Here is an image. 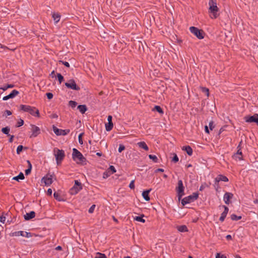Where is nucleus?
Listing matches in <instances>:
<instances>
[{"label":"nucleus","instance_id":"nucleus-17","mask_svg":"<svg viewBox=\"0 0 258 258\" xmlns=\"http://www.w3.org/2000/svg\"><path fill=\"white\" fill-rule=\"evenodd\" d=\"M223 207L224 208V210L221 214V216L219 218V220L221 222H223L224 221V220L228 213V211H229V209L227 207L224 205V206H223Z\"/></svg>","mask_w":258,"mask_h":258},{"label":"nucleus","instance_id":"nucleus-26","mask_svg":"<svg viewBox=\"0 0 258 258\" xmlns=\"http://www.w3.org/2000/svg\"><path fill=\"white\" fill-rule=\"evenodd\" d=\"M52 17L55 24L59 21L60 15L58 13H53Z\"/></svg>","mask_w":258,"mask_h":258},{"label":"nucleus","instance_id":"nucleus-23","mask_svg":"<svg viewBox=\"0 0 258 258\" xmlns=\"http://www.w3.org/2000/svg\"><path fill=\"white\" fill-rule=\"evenodd\" d=\"M177 230L180 232H187L188 229L186 225H183L180 226H177L176 227Z\"/></svg>","mask_w":258,"mask_h":258},{"label":"nucleus","instance_id":"nucleus-51","mask_svg":"<svg viewBox=\"0 0 258 258\" xmlns=\"http://www.w3.org/2000/svg\"><path fill=\"white\" fill-rule=\"evenodd\" d=\"M129 187L131 189H134L135 188V184H134V180H132L131 183H130Z\"/></svg>","mask_w":258,"mask_h":258},{"label":"nucleus","instance_id":"nucleus-24","mask_svg":"<svg viewBox=\"0 0 258 258\" xmlns=\"http://www.w3.org/2000/svg\"><path fill=\"white\" fill-rule=\"evenodd\" d=\"M233 156L236 158H237L239 160L243 159L241 148H239V149H238L237 153L235 154Z\"/></svg>","mask_w":258,"mask_h":258},{"label":"nucleus","instance_id":"nucleus-30","mask_svg":"<svg viewBox=\"0 0 258 258\" xmlns=\"http://www.w3.org/2000/svg\"><path fill=\"white\" fill-rule=\"evenodd\" d=\"M54 198L58 201H63L64 200L62 199L59 194L56 192H54L53 194Z\"/></svg>","mask_w":258,"mask_h":258},{"label":"nucleus","instance_id":"nucleus-18","mask_svg":"<svg viewBox=\"0 0 258 258\" xmlns=\"http://www.w3.org/2000/svg\"><path fill=\"white\" fill-rule=\"evenodd\" d=\"M151 190L152 189L150 188L149 189L145 190L143 191L142 196L146 201H150V198L149 195Z\"/></svg>","mask_w":258,"mask_h":258},{"label":"nucleus","instance_id":"nucleus-9","mask_svg":"<svg viewBox=\"0 0 258 258\" xmlns=\"http://www.w3.org/2000/svg\"><path fill=\"white\" fill-rule=\"evenodd\" d=\"M65 86L69 89H71L76 91L80 90V87L78 86L74 79H70L68 82L65 83Z\"/></svg>","mask_w":258,"mask_h":258},{"label":"nucleus","instance_id":"nucleus-45","mask_svg":"<svg viewBox=\"0 0 258 258\" xmlns=\"http://www.w3.org/2000/svg\"><path fill=\"white\" fill-rule=\"evenodd\" d=\"M125 149V147L122 144H120L118 148V152L119 153H121L122 151H123Z\"/></svg>","mask_w":258,"mask_h":258},{"label":"nucleus","instance_id":"nucleus-32","mask_svg":"<svg viewBox=\"0 0 258 258\" xmlns=\"http://www.w3.org/2000/svg\"><path fill=\"white\" fill-rule=\"evenodd\" d=\"M242 218V217L241 216H237L234 214H233L231 215V219L233 221H238L239 220H240Z\"/></svg>","mask_w":258,"mask_h":258},{"label":"nucleus","instance_id":"nucleus-39","mask_svg":"<svg viewBox=\"0 0 258 258\" xmlns=\"http://www.w3.org/2000/svg\"><path fill=\"white\" fill-rule=\"evenodd\" d=\"M95 258H107L105 254L98 252Z\"/></svg>","mask_w":258,"mask_h":258},{"label":"nucleus","instance_id":"nucleus-47","mask_svg":"<svg viewBox=\"0 0 258 258\" xmlns=\"http://www.w3.org/2000/svg\"><path fill=\"white\" fill-rule=\"evenodd\" d=\"M216 258H226V256L224 254H221L220 253H217L216 255Z\"/></svg>","mask_w":258,"mask_h":258},{"label":"nucleus","instance_id":"nucleus-13","mask_svg":"<svg viewBox=\"0 0 258 258\" xmlns=\"http://www.w3.org/2000/svg\"><path fill=\"white\" fill-rule=\"evenodd\" d=\"M41 181H44L46 185H50L53 182L52 175L49 174H47L46 176L42 178Z\"/></svg>","mask_w":258,"mask_h":258},{"label":"nucleus","instance_id":"nucleus-5","mask_svg":"<svg viewBox=\"0 0 258 258\" xmlns=\"http://www.w3.org/2000/svg\"><path fill=\"white\" fill-rule=\"evenodd\" d=\"M198 197L199 194L198 192H194L191 195L184 198L181 200V203L182 206H185L186 204L196 200L198 198Z\"/></svg>","mask_w":258,"mask_h":258},{"label":"nucleus","instance_id":"nucleus-19","mask_svg":"<svg viewBox=\"0 0 258 258\" xmlns=\"http://www.w3.org/2000/svg\"><path fill=\"white\" fill-rule=\"evenodd\" d=\"M221 181H223L224 182H228V178L225 175H223L222 174H219L216 178V181L217 182H219Z\"/></svg>","mask_w":258,"mask_h":258},{"label":"nucleus","instance_id":"nucleus-1","mask_svg":"<svg viewBox=\"0 0 258 258\" xmlns=\"http://www.w3.org/2000/svg\"><path fill=\"white\" fill-rule=\"evenodd\" d=\"M20 109L24 112H29L33 116H36L37 117H40L39 111L35 107L21 104L20 106Z\"/></svg>","mask_w":258,"mask_h":258},{"label":"nucleus","instance_id":"nucleus-53","mask_svg":"<svg viewBox=\"0 0 258 258\" xmlns=\"http://www.w3.org/2000/svg\"><path fill=\"white\" fill-rule=\"evenodd\" d=\"M5 220H6V217H4V216H1L0 217V221L3 223H4L5 222Z\"/></svg>","mask_w":258,"mask_h":258},{"label":"nucleus","instance_id":"nucleus-36","mask_svg":"<svg viewBox=\"0 0 258 258\" xmlns=\"http://www.w3.org/2000/svg\"><path fill=\"white\" fill-rule=\"evenodd\" d=\"M201 90L202 91V92L206 94L208 97L209 96V90L208 88L204 87H201Z\"/></svg>","mask_w":258,"mask_h":258},{"label":"nucleus","instance_id":"nucleus-42","mask_svg":"<svg viewBox=\"0 0 258 258\" xmlns=\"http://www.w3.org/2000/svg\"><path fill=\"white\" fill-rule=\"evenodd\" d=\"M83 135H84L83 133H81L79 135V137H78L79 143L81 145H82L83 144V139H82V136H83Z\"/></svg>","mask_w":258,"mask_h":258},{"label":"nucleus","instance_id":"nucleus-2","mask_svg":"<svg viewBox=\"0 0 258 258\" xmlns=\"http://www.w3.org/2000/svg\"><path fill=\"white\" fill-rule=\"evenodd\" d=\"M72 158L77 164L83 163L86 161L82 154L76 148L73 149Z\"/></svg>","mask_w":258,"mask_h":258},{"label":"nucleus","instance_id":"nucleus-54","mask_svg":"<svg viewBox=\"0 0 258 258\" xmlns=\"http://www.w3.org/2000/svg\"><path fill=\"white\" fill-rule=\"evenodd\" d=\"M52 189L51 188H49V189H48V190L47 191V195L48 196H50L52 195Z\"/></svg>","mask_w":258,"mask_h":258},{"label":"nucleus","instance_id":"nucleus-35","mask_svg":"<svg viewBox=\"0 0 258 258\" xmlns=\"http://www.w3.org/2000/svg\"><path fill=\"white\" fill-rule=\"evenodd\" d=\"M149 158L150 159L152 160V161L154 163L158 162V158L157 157V156L156 155H149Z\"/></svg>","mask_w":258,"mask_h":258},{"label":"nucleus","instance_id":"nucleus-40","mask_svg":"<svg viewBox=\"0 0 258 258\" xmlns=\"http://www.w3.org/2000/svg\"><path fill=\"white\" fill-rule=\"evenodd\" d=\"M24 149V147L22 145H19L17 148V153L20 154Z\"/></svg>","mask_w":258,"mask_h":258},{"label":"nucleus","instance_id":"nucleus-37","mask_svg":"<svg viewBox=\"0 0 258 258\" xmlns=\"http://www.w3.org/2000/svg\"><path fill=\"white\" fill-rule=\"evenodd\" d=\"M57 77L59 84H61V82L64 80L63 77L60 73H57Z\"/></svg>","mask_w":258,"mask_h":258},{"label":"nucleus","instance_id":"nucleus-59","mask_svg":"<svg viewBox=\"0 0 258 258\" xmlns=\"http://www.w3.org/2000/svg\"><path fill=\"white\" fill-rule=\"evenodd\" d=\"M27 162L28 163V168H30L31 169H32V165H31L30 161L29 160H27Z\"/></svg>","mask_w":258,"mask_h":258},{"label":"nucleus","instance_id":"nucleus-31","mask_svg":"<svg viewBox=\"0 0 258 258\" xmlns=\"http://www.w3.org/2000/svg\"><path fill=\"white\" fill-rule=\"evenodd\" d=\"M108 172H109V175L112 174L116 172V169L113 165H110L108 169Z\"/></svg>","mask_w":258,"mask_h":258},{"label":"nucleus","instance_id":"nucleus-64","mask_svg":"<svg viewBox=\"0 0 258 258\" xmlns=\"http://www.w3.org/2000/svg\"><path fill=\"white\" fill-rule=\"evenodd\" d=\"M226 238L227 240H231L232 239V236L230 235H227L226 236Z\"/></svg>","mask_w":258,"mask_h":258},{"label":"nucleus","instance_id":"nucleus-34","mask_svg":"<svg viewBox=\"0 0 258 258\" xmlns=\"http://www.w3.org/2000/svg\"><path fill=\"white\" fill-rule=\"evenodd\" d=\"M10 128L8 126H6V127L2 128V132L4 134H6L8 136H10V135L9 134V133L10 132Z\"/></svg>","mask_w":258,"mask_h":258},{"label":"nucleus","instance_id":"nucleus-58","mask_svg":"<svg viewBox=\"0 0 258 258\" xmlns=\"http://www.w3.org/2000/svg\"><path fill=\"white\" fill-rule=\"evenodd\" d=\"M8 89V88H7V85L0 88V89L3 90L4 91L7 90Z\"/></svg>","mask_w":258,"mask_h":258},{"label":"nucleus","instance_id":"nucleus-48","mask_svg":"<svg viewBox=\"0 0 258 258\" xmlns=\"http://www.w3.org/2000/svg\"><path fill=\"white\" fill-rule=\"evenodd\" d=\"M46 96H47V98L49 100L53 98V94H52V93H49H49H47L46 94Z\"/></svg>","mask_w":258,"mask_h":258},{"label":"nucleus","instance_id":"nucleus-15","mask_svg":"<svg viewBox=\"0 0 258 258\" xmlns=\"http://www.w3.org/2000/svg\"><path fill=\"white\" fill-rule=\"evenodd\" d=\"M19 94V92L16 90H13L12 92L8 95H7L3 97V100L6 101L9 99L13 98Z\"/></svg>","mask_w":258,"mask_h":258},{"label":"nucleus","instance_id":"nucleus-50","mask_svg":"<svg viewBox=\"0 0 258 258\" xmlns=\"http://www.w3.org/2000/svg\"><path fill=\"white\" fill-rule=\"evenodd\" d=\"M209 126L211 130H212L214 128V122L213 121L209 122Z\"/></svg>","mask_w":258,"mask_h":258},{"label":"nucleus","instance_id":"nucleus-29","mask_svg":"<svg viewBox=\"0 0 258 258\" xmlns=\"http://www.w3.org/2000/svg\"><path fill=\"white\" fill-rule=\"evenodd\" d=\"M113 127V123L112 122H108L105 124V129L107 132L110 131Z\"/></svg>","mask_w":258,"mask_h":258},{"label":"nucleus","instance_id":"nucleus-52","mask_svg":"<svg viewBox=\"0 0 258 258\" xmlns=\"http://www.w3.org/2000/svg\"><path fill=\"white\" fill-rule=\"evenodd\" d=\"M31 170L32 169H31L30 168H28L27 169L25 170V174L26 175H29L31 173Z\"/></svg>","mask_w":258,"mask_h":258},{"label":"nucleus","instance_id":"nucleus-12","mask_svg":"<svg viewBox=\"0 0 258 258\" xmlns=\"http://www.w3.org/2000/svg\"><path fill=\"white\" fill-rule=\"evenodd\" d=\"M32 134L30 135V138L36 137L40 134V130L39 127L34 124H31Z\"/></svg>","mask_w":258,"mask_h":258},{"label":"nucleus","instance_id":"nucleus-25","mask_svg":"<svg viewBox=\"0 0 258 258\" xmlns=\"http://www.w3.org/2000/svg\"><path fill=\"white\" fill-rule=\"evenodd\" d=\"M77 108L82 114L85 113L87 110V107L86 105H79Z\"/></svg>","mask_w":258,"mask_h":258},{"label":"nucleus","instance_id":"nucleus-22","mask_svg":"<svg viewBox=\"0 0 258 258\" xmlns=\"http://www.w3.org/2000/svg\"><path fill=\"white\" fill-rule=\"evenodd\" d=\"M182 150L185 151L189 156L192 154V149L189 146H184L182 147Z\"/></svg>","mask_w":258,"mask_h":258},{"label":"nucleus","instance_id":"nucleus-57","mask_svg":"<svg viewBox=\"0 0 258 258\" xmlns=\"http://www.w3.org/2000/svg\"><path fill=\"white\" fill-rule=\"evenodd\" d=\"M158 172H164V169L162 168H158L155 171V172H156V173Z\"/></svg>","mask_w":258,"mask_h":258},{"label":"nucleus","instance_id":"nucleus-63","mask_svg":"<svg viewBox=\"0 0 258 258\" xmlns=\"http://www.w3.org/2000/svg\"><path fill=\"white\" fill-rule=\"evenodd\" d=\"M14 87V85L13 84H8L7 88H12Z\"/></svg>","mask_w":258,"mask_h":258},{"label":"nucleus","instance_id":"nucleus-43","mask_svg":"<svg viewBox=\"0 0 258 258\" xmlns=\"http://www.w3.org/2000/svg\"><path fill=\"white\" fill-rule=\"evenodd\" d=\"M172 161L174 163H176L178 161V157L175 153L173 154V157L172 158Z\"/></svg>","mask_w":258,"mask_h":258},{"label":"nucleus","instance_id":"nucleus-49","mask_svg":"<svg viewBox=\"0 0 258 258\" xmlns=\"http://www.w3.org/2000/svg\"><path fill=\"white\" fill-rule=\"evenodd\" d=\"M214 187L216 189V190L217 191L218 188L220 187L219 185V182H217L216 181V178L215 179V182H214Z\"/></svg>","mask_w":258,"mask_h":258},{"label":"nucleus","instance_id":"nucleus-20","mask_svg":"<svg viewBox=\"0 0 258 258\" xmlns=\"http://www.w3.org/2000/svg\"><path fill=\"white\" fill-rule=\"evenodd\" d=\"M35 216V213L34 211H31L29 213H26V215H24V219L26 220H29Z\"/></svg>","mask_w":258,"mask_h":258},{"label":"nucleus","instance_id":"nucleus-10","mask_svg":"<svg viewBox=\"0 0 258 258\" xmlns=\"http://www.w3.org/2000/svg\"><path fill=\"white\" fill-rule=\"evenodd\" d=\"M245 122H255L258 125V114L255 113L252 116L246 115L244 117Z\"/></svg>","mask_w":258,"mask_h":258},{"label":"nucleus","instance_id":"nucleus-33","mask_svg":"<svg viewBox=\"0 0 258 258\" xmlns=\"http://www.w3.org/2000/svg\"><path fill=\"white\" fill-rule=\"evenodd\" d=\"M144 216V215H142L141 216H136L135 218H134V219L137 221L145 223V220L143 219Z\"/></svg>","mask_w":258,"mask_h":258},{"label":"nucleus","instance_id":"nucleus-61","mask_svg":"<svg viewBox=\"0 0 258 258\" xmlns=\"http://www.w3.org/2000/svg\"><path fill=\"white\" fill-rule=\"evenodd\" d=\"M14 138V136H13V135L11 136L9 140V142L12 143L13 141Z\"/></svg>","mask_w":258,"mask_h":258},{"label":"nucleus","instance_id":"nucleus-60","mask_svg":"<svg viewBox=\"0 0 258 258\" xmlns=\"http://www.w3.org/2000/svg\"><path fill=\"white\" fill-rule=\"evenodd\" d=\"M112 116H111V115H108V117H107L108 121V122H112Z\"/></svg>","mask_w":258,"mask_h":258},{"label":"nucleus","instance_id":"nucleus-56","mask_svg":"<svg viewBox=\"0 0 258 258\" xmlns=\"http://www.w3.org/2000/svg\"><path fill=\"white\" fill-rule=\"evenodd\" d=\"M5 113H6L7 115H11L12 114V112L10 110H6Z\"/></svg>","mask_w":258,"mask_h":258},{"label":"nucleus","instance_id":"nucleus-14","mask_svg":"<svg viewBox=\"0 0 258 258\" xmlns=\"http://www.w3.org/2000/svg\"><path fill=\"white\" fill-rule=\"evenodd\" d=\"M13 235L16 236H22L23 237H30L31 236V233L30 232L19 231L13 233Z\"/></svg>","mask_w":258,"mask_h":258},{"label":"nucleus","instance_id":"nucleus-27","mask_svg":"<svg viewBox=\"0 0 258 258\" xmlns=\"http://www.w3.org/2000/svg\"><path fill=\"white\" fill-rule=\"evenodd\" d=\"M152 110L154 111H157L161 114H163L164 113L162 108L158 105L155 106V107L152 109Z\"/></svg>","mask_w":258,"mask_h":258},{"label":"nucleus","instance_id":"nucleus-55","mask_svg":"<svg viewBox=\"0 0 258 258\" xmlns=\"http://www.w3.org/2000/svg\"><path fill=\"white\" fill-rule=\"evenodd\" d=\"M50 117L51 118H57L58 117V115L56 113H53L51 115Z\"/></svg>","mask_w":258,"mask_h":258},{"label":"nucleus","instance_id":"nucleus-7","mask_svg":"<svg viewBox=\"0 0 258 258\" xmlns=\"http://www.w3.org/2000/svg\"><path fill=\"white\" fill-rule=\"evenodd\" d=\"M184 187L183 186L182 181L181 180H178L177 186L176 187V191L177 193V196L179 201L184 195Z\"/></svg>","mask_w":258,"mask_h":258},{"label":"nucleus","instance_id":"nucleus-46","mask_svg":"<svg viewBox=\"0 0 258 258\" xmlns=\"http://www.w3.org/2000/svg\"><path fill=\"white\" fill-rule=\"evenodd\" d=\"M95 205H93L91 206V207L89 208V213H93L94 211V209L95 208Z\"/></svg>","mask_w":258,"mask_h":258},{"label":"nucleus","instance_id":"nucleus-11","mask_svg":"<svg viewBox=\"0 0 258 258\" xmlns=\"http://www.w3.org/2000/svg\"><path fill=\"white\" fill-rule=\"evenodd\" d=\"M53 131L57 136H65L68 134L70 132V130L69 129H59L54 125H53Z\"/></svg>","mask_w":258,"mask_h":258},{"label":"nucleus","instance_id":"nucleus-28","mask_svg":"<svg viewBox=\"0 0 258 258\" xmlns=\"http://www.w3.org/2000/svg\"><path fill=\"white\" fill-rule=\"evenodd\" d=\"M25 178L24 174L22 172H20L18 176H15L13 178V179L19 181V179L23 180Z\"/></svg>","mask_w":258,"mask_h":258},{"label":"nucleus","instance_id":"nucleus-4","mask_svg":"<svg viewBox=\"0 0 258 258\" xmlns=\"http://www.w3.org/2000/svg\"><path fill=\"white\" fill-rule=\"evenodd\" d=\"M53 151L55 153L54 156L56 163L57 165H59L61 163L65 157L64 152L62 150H59L56 148L54 149Z\"/></svg>","mask_w":258,"mask_h":258},{"label":"nucleus","instance_id":"nucleus-38","mask_svg":"<svg viewBox=\"0 0 258 258\" xmlns=\"http://www.w3.org/2000/svg\"><path fill=\"white\" fill-rule=\"evenodd\" d=\"M69 105L71 107L75 108L77 106V103L75 101L71 100L69 102Z\"/></svg>","mask_w":258,"mask_h":258},{"label":"nucleus","instance_id":"nucleus-6","mask_svg":"<svg viewBox=\"0 0 258 258\" xmlns=\"http://www.w3.org/2000/svg\"><path fill=\"white\" fill-rule=\"evenodd\" d=\"M189 30L198 39H202L204 38L205 33L203 30L199 29L198 28L194 26L190 27Z\"/></svg>","mask_w":258,"mask_h":258},{"label":"nucleus","instance_id":"nucleus-41","mask_svg":"<svg viewBox=\"0 0 258 258\" xmlns=\"http://www.w3.org/2000/svg\"><path fill=\"white\" fill-rule=\"evenodd\" d=\"M24 120L22 119H20L19 121L17 122L16 126L17 127H20L24 124Z\"/></svg>","mask_w":258,"mask_h":258},{"label":"nucleus","instance_id":"nucleus-62","mask_svg":"<svg viewBox=\"0 0 258 258\" xmlns=\"http://www.w3.org/2000/svg\"><path fill=\"white\" fill-rule=\"evenodd\" d=\"M108 172H104L103 173V177L104 178L107 177H108V176L110 175L109 174H108Z\"/></svg>","mask_w":258,"mask_h":258},{"label":"nucleus","instance_id":"nucleus-21","mask_svg":"<svg viewBox=\"0 0 258 258\" xmlns=\"http://www.w3.org/2000/svg\"><path fill=\"white\" fill-rule=\"evenodd\" d=\"M138 146L142 149H144L145 151H148L149 148L145 142H140L137 143Z\"/></svg>","mask_w":258,"mask_h":258},{"label":"nucleus","instance_id":"nucleus-3","mask_svg":"<svg viewBox=\"0 0 258 258\" xmlns=\"http://www.w3.org/2000/svg\"><path fill=\"white\" fill-rule=\"evenodd\" d=\"M209 12L212 13L213 16L211 17L212 19H216L218 16L217 14V12L219 11V8L217 6V2L216 0H209Z\"/></svg>","mask_w":258,"mask_h":258},{"label":"nucleus","instance_id":"nucleus-44","mask_svg":"<svg viewBox=\"0 0 258 258\" xmlns=\"http://www.w3.org/2000/svg\"><path fill=\"white\" fill-rule=\"evenodd\" d=\"M58 62H59V63H62V64H63L64 66H66L67 68H69L70 67V64L67 61H62V60H59Z\"/></svg>","mask_w":258,"mask_h":258},{"label":"nucleus","instance_id":"nucleus-16","mask_svg":"<svg viewBox=\"0 0 258 258\" xmlns=\"http://www.w3.org/2000/svg\"><path fill=\"white\" fill-rule=\"evenodd\" d=\"M233 195L231 192H226L223 197L224 201L226 204H230V200L232 198Z\"/></svg>","mask_w":258,"mask_h":258},{"label":"nucleus","instance_id":"nucleus-8","mask_svg":"<svg viewBox=\"0 0 258 258\" xmlns=\"http://www.w3.org/2000/svg\"><path fill=\"white\" fill-rule=\"evenodd\" d=\"M82 189V184L78 180H75L74 185L70 189V193L72 195L77 194Z\"/></svg>","mask_w":258,"mask_h":258}]
</instances>
